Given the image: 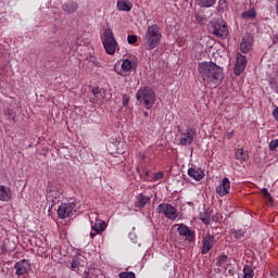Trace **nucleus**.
<instances>
[{"mask_svg":"<svg viewBox=\"0 0 278 278\" xmlns=\"http://www.w3.org/2000/svg\"><path fill=\"white\" fill-rule=\"evenodd\" d=\"M198 71L204 84H218L223 81L225 74H223V67L216 65L214 62H201L198 65Z\"/></svg>","mask_w":278,"mask_h":278,"instance_id":"1","label":"nucleus"},{"mask_svg":"<svg viewBox=\"0 0 278 278\" xmlns=\"http://www.w3.org/2000/svg\"><path fill=\"white\" fill-rule=\"evenodd\" d=\"M160 40H162V33L160 31V26H157V24L149 26L143 38L144 49H147L148 51H153V49H155L157 45H160Z\"/></svg>","mask_w":278,"mask_h":278,"instance_id":"2","label":"nucleus"},{"mask_svg":"<svg viewBox=\"0 0 278 278\" xmlns=\"http://www.w3.org/2000/svg\"><path fill=\"white\" fill-rule=\"evenodd\" d=\"M102 45L108 55H114L116 53V49H118V41L114 38L112 28L104 29L102 35Z\"/></svg>","mask_w":278,"mask_h":278,"instance_id":"3","label":"nucleus"},{"mask_svg":"<svg viewBox=\"0 0 278 278\" xmlns=\"http://www.w3.org/2000/svg\"><path fill=\"white\" fill-rule=\"evenodd\" d=\"M137 101L144 103L147 110H151L155 103V91L149 87L140 88L137 91Z\"/></svg>","mask_w":278,"mask_h":278,"instance_id":"4","label":"nucleus"},{"mask_svg":"<svg viewBox=\"0 0 278 278\" xmlns=\"http://www.w3.org/2000/svg\"><path fill=\"white\" fill-rule=\"evenodd\" d=\"M208 29L211 34H214V36H217V38H227V36H229V29L223 20L212 22L208 25Z\"/></svg>","mask_w":278,"mask_h":278,"instance_id":"5","label":"nucleus"},{"mask_svg":"<svg viewBox=\"0 0 278 278\" xmlns=\"http://www.w3.org/2000/svg\"><path fill=\"white\" fill-rule=\"evenodd\" d=\"M47 192V201L55 205L60 201V195L62 192L60 191V187L53 182H48V187L46 189Z\"/></svg>","mask_w":278,"mask_h":278,"instance_id":"6","label":"nucleus"},{"mask_svg":"<svg viewBox=\"0 0 278 278\" xmlns=\"http://www.w3.org/2000/svg\"><path fill=\"white\" fill-rule=\"evenodd\" d=\"M157 213L164 214V216H166V218H169V220L177 219V208H175V206H173L168 203L160 204L157 206Z\"/></svg>","mask_w":278,"mask_h":278,"instance_id":"7","label":"nucleus"},{"mask_svg":"<svg viewBox=\"0 0 278 278\" xmlns=\"http://www.w3.org/2000/svg\"><path fill=\"white\" fill-rule=\"evenodd\" d=\"M195 136H197V131L188 127L186 131L181 134L179 144H181V147H187V144H192V142H194Z\"/></svg>","mask_w":278,"mask_h":278,"instance_id":"8","label":"nucleus"},{"mask_svg":"<svg viewBox=\"0 0 278 278\" xmlns=\"http://www.w3.org/2000/svg\"><path fill=\"white\" fill-rule=\"evenodd\" d=\"M73 210H75V205L73 203L61 204L58 208L59 218H68V216L73 214Z\"/></svg>","mask_w":278,"mask_h":278,"instance_id":"9","label":"nucleus"},{"mask_svg":"<svg viewBox=\"0 0 278 278\" xmlns=\"http://www.w3.org/2000/svg\"><path fill=\"white\" fill-rule=\"evenodd\" d=\"M214 242H216L214 235L207 233L203 238V245H202V251H201L202 255H207V253H210V251H212V249L214 247Z\"/></svg>","mask_w":278,"mask_h":278,"instance_id":"10","label":"nucleus"},{"mask_svg":"<svg viewBox=\"0 0 278 278\" xmlns=\"http://www.w3.org/2000/svg\"><path fill=\"white\" fill-rule=\"evenodd\" d=\"M244 68H247V56L238 52L237 62L235 64V75H242V73L244 72Z\"/></svg>","mask_w":278,"mask_h":278,"instance_id":"11","label":"nucleus"},{"mask_svg":"<svg viewBox=\"0 0 278 278\" xmlns=\"http://www.w3.org/2000/svg\"><path fill=\"white\" fill-rule=\"evenodd\" d=\"M15 270L16 275L18 276L29 273V270H31V264L29 263V260H22L15 263Z\"/></svg>","mask_w":278,"mask_h":278,"instance_id":"12","label":"nucleus"},{"mask_svg":"<svg viewBox=\"0 0 278 278\" xmlns=\"http://www.w3.org/2000/svg\"><path fill=\"white\" fill-rule=\"evenodd\" d=\"M231 182L229 181V178L225 177L223 178L222 184L216 187V192L219 197H225L226 194H229Z\"/></svg>","mask_w":278,"mask_h":278,"instance_id":"13","label":"nucleus"},{"mask_svg":"<svg viewBox=\"0 0 278 278\" xmlns=\"http://www.w3.org/2000/svg\"><path fill=\"white\" fill-rule=\"evenodd\" d=\"M106 224L105 222L98 219L94 225L91 226L90 238H94L99 233H103L105 231Z\"/></svg>","mask_w":278,"mask_h":278,"instance_id":"14","label":"nucleus"},{"mask_svg":"<svg viewBox=\"0 0 278 278\" xmlns=\"http://www.w3.org/2000/svg\"><path fill=\"white\" fill-rule=\"evenodd\" d=\"M179 236L187 238L188 242H194V231H192L188 226L181 224L178 226Z\"/></svg>","mask_w":278,"mask_h":278,"instance_id":"15","label":"nucleus"},{"mask_svg":"<svg viewBox=\"0 0 278 278\" xmlns=\"http://www.w3.org/2000/svg\"><path fill=\"white\" fill-rule=\"evenodd\" d=\"M241 53H249L251 49H253V37L250 35H247L242 38L241 45H240Z\"/></svg>","mask_w":278,"mask_h":278,"instance_id":"16","label":"nucleus"},{"mask_svg":"<svg viewBox=\"0 0 278 278\" xmlns=\"http://www.w3.org/2000/svg\"><path fill=\"white\" fill-rule=\"evenodd\" d=\"M189 177H192L195 181H201L205 177V172L199 167H191L188 169Z\"/></svg>","mask_w":278,"mask_h":278,"instance_id":"17","label":"nucleus"},{"mask_svg":"<svg viewBox=\"0 0 278 278\" xmlns=\"http://www.w3.org/2000/svg\"><path fill=\"white\" fill-rule=\"evenodd\" d=\"M0 201L8 203V201H12V189L7 186L0 185Z\"/></svg>","mask_w":278,"mask_h":278,"instance_id":"18","label":"nucleus"},{"mask_svg":"<svg viewBox=\"0 0 278 278\" xmlns=\"http://www.w3.org/2000/svg\"><path fill=\"white\" fill-rule=\"evenodd\" d=\"M148 203H151V197L140 193L136 202L137 207H146Z\"/></svg>","mask_w":278,"mask_h":278,"instance_id":"19","label":"nucleus"},{"mask_svg":"<svg viewBox=\"0 0 278 278\" xmlns=\"http://www.w3.org/2000/svg\"><path fill=\"white\" fill-rule=\"evenodd\" d=\"M79 5H77V2L70 1L63 4V11L67 14H74V12H77Z\"/></svg>","mask_w":278,"mask_h":278,"instance_id":"20","label":"nucleus"},{"mask_svg":"<svg viewBox=\"0 0 278 278\" xmlns=\"http://www.w3.org/2000/svg\"><path fill=\"white\" fill-rule=\"evenodd\" d=\"M200 219L204 225H210L212 220H214V216L212 215V211L210 210H204V212L200 213Z\"/></svg>","mask_w":278,"mask_h":278,"instance_id":"21","label":"nucleus"},{"mask_svg":"<svg viewBox=\"0 0 278 278\" xmlns=\"http://www.w3.org/2000/svg\"><path fill=\"white\" fill-rule=\"evenodd\" d=\"M131 8H134V4L129 1L125 0H118L117 1V10H121L123 12H131Z\"/></svg>","mask_w":278,"mask_h":278,"instance_id":"22","label":"nucleus"},{"mask_svg":"<svg viewBox=\"0 0 278 278\" xmlns=\"http://www.w3.org/2000/svg\"><path fill=\"white\" fill-rule=\"evenodd\" d=\"M137 66L138 65L129 59L124 60L122 64L123 71H126L127 73H129V71H136Z\"/></svg>","mask_w":278,"mask_h":278,"instance_id":"23","label":"nucleus"},{"mask_svg":"<svg viewBox=\"0 0 278 278\" xmlns=\"http://www.w3.org/2000/svg\"><path fill=\"white\" fill-rule=\"evenodd\" d=\"M236 160L240 162H247L249 160V152L244 151L243 149H237L235 151Z\"/></svg>","mask_w":278,"mask_h":278,"instance_id":"24","label":"nucleus"},{"mask_svg":"<svg viewBox=\"0 0 278 278\" xmlns=\"http://www.w3.org/2000/svg\"><path fill=\"white\" fill-rule=\"evenodd\" d=\"M257 16V12H255V9L248 10L241 14V17L245 21H249V18H255Z\"/></svg>","mask_w":278,"mask_h":278,"instance_id":"25","label":"nucleus"},{"mask_svg":"<svg viewBox=\"0 0 278 278\" xmlns=\"http://www.w3.org/2000/svg\"><path fill=\"white\" fill-rule=\"evenodd\" d=\"M197 3L200 8H212L216 3V0H197Z\"/></svg>","mask_w":278,"mask_h":278,"instance_id":"26","label":"nucleus"},{"mask_svg":"<svg viewBox=\"0 0 278 278\" xmlns=\"http://www.w3.org/2000/svg\"><path fill=\"white\" fill-rule=\"evenodd\" d=\"M255 273L253 271V268L249 265H245L243 268V278H253Z\"/></svg>","mask_w":278,"mask_h":278,"instance_id":"27","label":"nucleus"},{"mask_svg":"<svg viewBox=\"0 0 278 278\" xmlns=\"http://www.w3.org/2000/svg\"><path fill=\"white\" fill-rule=\"evenodd\" d=\"M227 260L228 256L226 254L220 255L216 262V266L225 268L227 266Z\"/></svg>","mask_w":278,"mask_h":278,"instance_id":"28","label":"nucleus"},{"mask_svg":"<svg viewBox=\"0 0 278 278\" xmlns=\"http://www.w3.org/2000/svg\"><path fill=\"white\" fill-rule=\"evenodd\" d=\"M4 116H7L8 121H16V113L12 109H5Z\"/></svg>","mask_w":278,"mask_h":278,"instance_id":"29","label":"nucleus"},{"mask_svg":"<svg viewBox=\"0 0 278 278\" xmlns=\"http://www.w3.org/2000/svg\"><path fill=\"white\" fill-rule=\"evenodd\" d=\"M119 278H136V274L134 271H122L118 275Z\"/></svg>","mask_w":278,"mask_h":278,"instance_id":"30","label":"nucleus"},{"mask_svg":"<svg viewBox=\"0 0 278 278\" xmlns=\"http://www.w3.org/2000/svg\"><path fill=\"white\" fill-rule=\"evenodd\" d=\"M231 235L233 236V238H236V240H240V238H242L244 236V231H242V230H232Z\"/></svg>","mask_w":278,"mask_h":278,"instance_id":"31","label":"nucleus"},{"mask_svg":"<svg viewBox=\"0 0 278 278\" xmlns=\"http://www.w3.org/2000/svg\"><path fill=\"white\" fill-rule=\"evenodd\" d=\"M127 41H128V45H136L138 42V36L128 35Z\"/></svg>","mask_w":278,"mask_h":278,"instance_id":"32","label":"nucleus"},{"mask_svg":"<svg viewBox=\"0 0 278 278\" xmlns=\"http://www.w3.org/2000/svg\"><path fill=\"white\" fill-rule=\"evenodd\" d=\"M269 149H270V151H277V149H278V139H274L269 142Z\"/></svg>","mask_w":278,"mask_h":278,"instance_id":"33","label":"nucleus"},{"mask_svg":"<svg viewBox=\"0 0 278 278\" xmlns=\"http://www.w3.org/2000/svg\"><path fill=\"white\" fill-rule=\"evenodd\" d=\"M160 179H164V173L157 172V173L153 174L154 181H160Z\"/></svg>","mask_w":278,"mask_h":278,"instance_id":"34","label":"nucleus"},{"mask_svg":"<svg viewBox=\"0 0 278 278\" xmlns=\"http://www.w3.org/2000/svg\"><path fill=\"white\" fill-rule=\"evenodd\" d=\"M71 269L72 270H79V261L73 260L71 264Z\"/></svg>","mask_w":278,"mask_h":278,"instance_id":"35","label":"nucleus"},{"mask_svg":"<svg viewBox=\"0 0 278 278\" xmlns=\"http://www.w3.org/2000/svg\"><path fill=\"white\" fill-rule=\"evenodd\" d=\"M269 86L273 90H275V92H278L277 81L275 79L271 78L269 80Z\"/></svg>","mask_w":278,"mask_h":278,"instance_id":"36","label":"nucleus"},{"mask_svg":"<svg viewBox=\"0 0 278 278\" xmlns=\"http://www.w3.org/2000/svg\"><path fill=\"white\" fill-rule=\"evenodd\" d=\"M123 105L126 108V105H129V96L124 94L123 96Z\"/></svg>","mask_w":278,"mask_h":278,"instance_id":"37","label":"nucleus"},{"mask_svg":"<svg viewBox=\"0 0 278 278\" xmlns=\"http://www.w3.org/2000/svg\"><path fill=\"white\" fill-rule=\"evenodd\" d=\"M92 94H94V97H97V94H101V89L99 87H94L91 90Z\"/></svg>","mask_w":278,"mask_h":278,"instance_id":"38","label":"nucleus"},{"mask_svg":"<svg viewBox=\"0 0 278 278\" xmlns=\"http://www.w3.org/2000/svg\"><path fill=\"white\" fill-rule=\"evenodd\" d=\"M271 114H273V117L275 118V121H277V123H278V106L276 109H274Z\"/></svg>","mask_w":278,"mask_h":278,"instance_id":"39","label":"nucleus"},{"mask_svg":"<svg viewBox=\"0 0 278 278\" xmlns=\"http://www.w3.org/2000/svg\"><path fill=\"white\" fill-rule=\"evenodd\" d=\"M264 199L267 201V203H273V195H270V193L264 197Z\"/></svg>","mask_w":278,"mask_h":278,"instance_id":"40","label":"nucleus"},{"mask_svg":"<svg viewBox=\"0 0 278 278\" xmlns=\"http://www.w3.org/2000/svg\"><path fill=\"white\" fill-rule=\"evenodd\" d=\"M273 45H278V33L273 38Z\"/></svg>","mask_w":278,"mask_h":278,"instance_id":"41","label":"nucleus"},{"mask_svg":"<svg viewBox=\"0 0 278 278\" xmlns=\"http://www.w3.org/2000/svg\"><path fill=\"white\" fill-rule=\"evenodd\" d=\"M262 192H263V197H268V194H270V192H268V189L266 188H264Z\"/></svg>","mask_w":278,"mask_h":278,"instance_id":"42","label":"nucleus"},{"mask_svg":"<svg viewBox=\"0 0 278 278\" xmlns=\"http://www.w3.org/2000/svg\"><path fill=\"white\" fill-rule=\"evenodd\" d=\"M91 62H92L93 64H96L97 66H101V63H99L98 61L91 60Z\"/></svg>","mask_w":278,"mask_h":278,"instance_id":"43","label":"nucleus"},{"mask_svg":"<svg viewBox=\"0 0 278 278\" xmlns=\"http://www.w3.org/2000/svg\"><path fill=\"white\" fill-rule=\"evenodd\" d=\"M143 116H144L146 118H149V112H144V113H143Z\"/></svg>","mask_w":278,"mask_h":278,"instance_id":"44","label":"nucleus"},{"mask_svg":"<svg viewBox=\"0 0 278 278\" xmlns=\"http://www.w3.org/2000/svg\"><path fill=\"white\" fill-rule=\"evenodd\" d=\"M146 177H149V170L146 172Z\"/></svg>","mask_w":278,"mask_h":278,"instance_id":"45","label":"nucleus"},{"mask_svg":"<svg viewBox=\"0 0 278 278\" xmlns=\"http://www.w3.org/2000/svg\"><path fill=\"white\" fill-rule=\"evenodd\" d=\"M117 153H119V154H121V153H125V151H117Z\"/></svg>","mask_w":278,"mask_h":278,"instance_id":"46","label":"nucleus"}]
</instances>
